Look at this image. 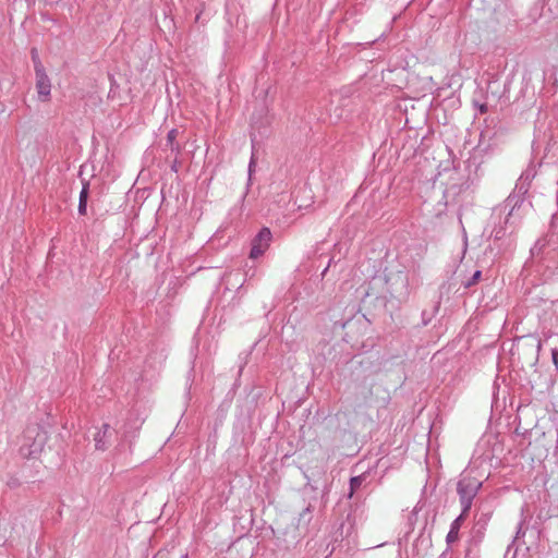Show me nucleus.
Wrapping results in <instances>:
<instances>
[{"label":"nucleus","mask_w":558,"mask_h":558,"mask_svg":"<svg viewBox=\"0 0 558 558\" xmlns=\"http://www.w3.org/2000/svg\"><path fill=\"white\" fill-rule=\"evenodd\" d=\"M32 57L34 61L35 76H36V90L40 101H48L51 94V82L46 73V70L40 62L36 50H32Z\"/></svg>","instance_id":"nucleus-1"},{"label":"nucleus","mask_w":558,"mask_h":558,"mask_svg":"<svg viewBox=\"0 0 558 558\" xmlns=\"http://www.w3.org/2000/svg\"><path fill=\"white\" fill-rule=\"evenodd\" d=\"M482 483L475 477L464 476L458 483V493L463 506V513H466L472 505V499L477 494Z\"/></svg>","instance_id":"nucleus-2"},{"label":"nucleus","mask_w":558,"mask_h":558,"mask_svg":"<svg viewBox=\"0 0 558 558\" xmlns=\"http://www.w3.org/2000/svg\"><path fill=\"white\" fill-rule=\"evenodd\" d=\"M271 231L268 228H263L252 241V248L250 253L251 258L262 256L269 247L271 242Z\"/></svg>","instance_id":"nucleus-3"},{"label":"nucleus","mask_w":558,"mask_h":558,"mask_svg":"<svg viewBox=\"0 0 558 558\" xmlns=\"http://www.w3.org/2000/svg\"><path fill=\"white\" fill-rule=\"evenodd\" d=\"M518 354L521 352L529 351L531 355V361H536L538 356V352L541 350V341L533 337H524L520 339L515 348Z\"/></svg>","instance_id":"nucleus-4"},{"label":"nucleus","mask_w":558,"mask_h":558,"mask_svg":"<svg viewBox=\"0 0 558 558\" xmlns=\"http://www.w3.org/2000/svg\"><path fill=\"white\" fill-rule=\"evenodd\" d=\"M466 513H461V515L459 518H457L452 524H451V529L447 535V542L448 543H453L458 539V535H459V530H460V526H461V522L464 518Z\"/></svg>","instance_id":"nucleus-5"},{"label":"nucleus","mask_w":558,"mask_h":558,"mask_svg":"<svg viewBox=\"0 0 558 558\" xmlns=\"http://www.w3.org/2000/svg\"><path fill=\"white\" fill-rule=\"evenodd\" d=\"M363 482H364V476L363 475L354 476V477L351 478V481H350V493H349V497L350 498L353 496L354 492L360 488V486L362 485Z\"/></svg>","instance_id":"nucleus-6"},{"label":"nucleus","mask_w":558,"mask_h":558,"mask_svg":"<svg viewBox=\"0 0 558 558\" xmlns=\"http://www.w3.org/2000/svg\"><path fill=\"white\" fill-rule=\"evenodd\" d=\"M481 276H482V272L480 270H476L472 277V280L469 281L465 286L470 287L472 284H475L480 280Z\"/></svg>","instance_id":"nucleus-7"},{"label":"nucleus","mask_w":558,"mask_h":558,"mask_svg":"<svg viewBox=\"0 0 558 558\" xmlns=\"http://www.w3.org/2000/svg\"><path fill=\"white\" fill-rule=\"evenodd\" d=\"M87 196H88V186L86 184V185L83 186V190L81 191L80 201L81 202H87Z\"/></svg>","instance_id":"nucleus-8"},{"label":"nucleus","mask_w":558,"mask_h":558,"mask_svg":"<svg viewBox=\"0 0 558 558\" xmlns=\"http://www.w3.org/2000/svg\"><path fill=\"white\" fill-rule=\"evenodd\" d=\"M177 135H178V131H177L175 129H172V130L168 133V136H167V138H168L169 143H171V144H172V143L174 142V140L177 138Z\"/></svg>","instance_id":"nucleus-9"},{"label":"nucleus","mask_w":558,"mask_h":558,"mask_svg":"<svg viewBox=\"0 0 558 558\" xmlns=\"http://www.w3.org/2000/svg\"><path fill=\"white\" fill-rule=\"evenodd\" d=\"M86 204H87V202H81L80 201V204H78V211H80V214H82V215L86 214Z\"/></svg>","instance_id":"nucleus-10"},{"label":"nucleus","mask_w":558,"mask_h":558,"mask_svg":"<svg viewBox=\"0 0 558 558\" xmlns=\"http://www.w3.org/2000/svg\"><path fill=\"white\" fill-rule=\"evenodd\" d=\"M481 111H482V112H485V111H486V107H485V106H482V107H481Z\"/></svg>","instance_id":"nucleus-11"}]
</instances>
